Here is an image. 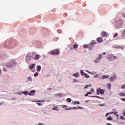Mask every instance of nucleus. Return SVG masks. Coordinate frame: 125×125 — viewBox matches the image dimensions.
I'll return each mask as SVG.
<instances>
[{
  "label": "nucleus",
  "mask_w": 125,
  "mask_h": 125,
  "mask_svg": "<svg viewBox=\"0 0 125 125\" xmlns=\"http://www.w3.org/2000/svg\"><path fill=\"white\" fill-rule=\"evenodd\" d=\"M16 64V62L14 61H12L10 62L9 63L7 64V68H12V67H14Z\"/></svg>",
  "instance_id": "f257e3e1"
},
{
  "label": "nucleus",
  "mask_w": 125,
  "mask_h": 125,
  "mask_svg": "<svg viewBox=\"0 0 125 125\" xmlns=\"http://www.w3.org/2000/svg\"><path fill=\"white\" fill-rule=\"evenodd\" d=\"M107 58L109 61H113L116 59V57L113 54H110L107 56Z\"/></svg>",
  "instance_id": "f03ea898"
},
{
  "label": "nucleus",
  "mask_w": 125,
  "mask_h": 125,
  "mask_svg": "<svg viewBox=\"0 0 125 125\" xmlns=\"http://www.w3.org/2000/svg\"><path fill=\"white\" fill-rule=\"evenodd\" d=\"M105 91H106L105 89L102 90L99 88L97 90V95H99V94H104V93H105Z\"/></svg>",
  "instance_id": "7ed1b4c3"
},
{
  "label": "nucleus",
  "mask_w": 125,
  "mask_h": 125,
  "mask_svg": "<svg viewBox=\"0 0 125 125\" xmlns=\"http://www.w3.org/2000/svg\"><path fill=\"white\" fill-rule=\"evenodd\" d=\"M51 55H58L59 54V50L58 49H55L52 51L50 53Z\"/></svg>",
  "instance_id": "20e7f679"
},
{
  "label": "nucleus",
  "mask_w": 125,
  "mask_h": 125,
  "mask_svg": "<svg viewBox=\"0 0 125 125\" xmlns=\"http://www.w3.org/2000/svg\"><path fill=\"white\" fill-rule=\"evenodd\" d=\"M96 41L99 43H102L103 42V38L101 37H98L96 39Z\"/></svg>",
  "instance_id": "39448f33"
},
{
  "label": "nucleus",
  "mask_w": 125,
  "mask_h": 125,
  "mask_svg": "<svg viewBox=\"0 0 125 125\" xmlns=\"http://www.w3.org/2000/svg\"><path fill=\"white\" fill-rule=\"evenodd\" d=\"M31 59H32V55L30 54H28L26 56V60H27V61H29V60H31Z\"/></svg>",
  "instance_id": "423d86ee"
},
{
  "label": "nucleus",
  "mask_w": 125,
  "mask_h": 125,
  "mask_svg": "<svg viewBox=\"0 0 125 125\" xmlns=\"http://www.w3.org/2000/svg\"><path fill=\"white\" fill-rule=\"evenodd\" d=\"M116 79H117V77L116 76V75H114L113 77H111L110 78V82H114V81H115Z\"/></svg>",
  "instance_id": "0eeeda50"
},
{
  "label": "nucleus",
  "mask_w": 125,
  "mask_h": 125,
  "mask_svg": "<svg viewBox=\"0 0 125 125\" xmlns=\"http://www.w3.org/2000/svg\"><path fill=\"white\" fill-rule=\"evenodd\" d=\"M108 36V33L106 32H103L102 33V37H104V38H105V37H107Z\"/></svg>",
  "instance_id": "6e6552de"
},
{
  "label": "nucleus",
  "mask_w": 125,
  "mask_h": 125,
  "mask_svg": "<svg viewBox=\"0 0 125 125\" xmlns=\"http://www.w3.org/2000/svg\"><path fill=\"white\" fill-rule=\"evenodd\" d=\"M40 57H41L40 55H35L34 59H35V60H39V59H40Z\"/></svg>",
  "instance_id": "1a4fd4ad"
},
{
  "label": "nucleus",
  "mask_w": 125,
  "mask_h": 125,
  "mask_svg": "<svg viewBox=\"0 0 125 125\" xmlns=\"http://www.w3.org/2000/svg\"><path fill=\"white\" fill-rule=\"evenodd\" d=\"M35 66H36V64H32L31 65H30L29 66V69H30V70H33L34 68H35Z\"/></svg>",
  "instance_id": "9d476101"
},
{
  "label": "nucleus",
  "mask_w": 125,
  "mask_h": 125,
  "mask_svg": "<svg viewBox=\"0 0 125 125\" xmlns=\"http://www.w3.org/2000/svg\"><path fill=\"white\" fill-rule=\"evenodd\" d=\"M35 92H36V91L32 90L29 92V95H34V93H35Z\"/></svg>",
  "instance_id": "9b49d317"
},
{
  "label": "nucleus",
  "mask_w": 125,
  "mask_h": 125,
  "mask_svg": "<svg viewBox=\"0 0 125 125\" xmlns=\"http://www.w3.org/2000/svg\"><path fill=\"white\" fill-rule=\"evenodd\" d=\"M73 105H80V102L78 101H74L73 103Z\"/></svg>",
  "instance_id": "f8f14e48"
},
{
  "label": "nucleus",
  "mask_w": 125,
  "mask_h": 125,
  "mask_svg": "<svg viewBox=\"0 0 125 125\" xmlns=\"http://www.w3.org/2000/svg\"><path fill=\"white\" fill-rule=\"evenodd\" d=\"M41 70V66H40V65L37 66V71L38 72H40Z\"/></svg>",
  "instance_id": "ddd939ff"
},
{
  "label": "nucleus",
  "mask_w": 125,
  "mask_h": 125,
  "mask_svg": "<svg viewBox=\"0 0 125 125\" xmlns=\"http://www.w3.org/2000/svg\"><path fill=\"white\" fill-rule=\"evenodd\" d=\"M108 78H109V76H108V75H104L102 77V79H103V80H104V79H108Z\"/></svg>",
  "instance_id": "4468645a"
},
{
  "label": "nucleus",
  "mask_w": 125,
  "mask_h": 125,
  "mask_svg": "<svg viewBox=\"0 0 125 125\" xmlns=\"http://www.w3.org/2000/svg\"><path fill=\"white\" fill-rule=\"evenodd\" d=\"M100 61V60L99 58H97L96 59V60H95V61H94V63H98Z\"/></svg>",
  "instance_id": "2eb2a0df"
},
{
  "label": "nucleus",
  "mask_w": 125,
  "mask_h": 125,
  "mask_svg": "<svg viewBox=\"0 0 125 125\" xmlns=\"http://www.w3.org/2000/svg\"><path fill=\"white\" fill-rule=\"evenodd\" d=\"M110 114H113L115 115L116 117H118V112H111Z\"/></svg>",
  "instance_id": "dca6fc26"
},
{
  "label": "nucleus",
  "mask_w": 125,
  "mask_h": 125,
  "mask_svg": "<svg viewBox=\"0 0 125 125\" xmlns=\"http://www.w3.org/2000/svg\"><path fill=\"white\" fill-rule=\"evenodd\" d=\"M73 48L74 49H77V48H78V47L79 46V45H78V44H74V45H73Z\"/></svg>",
  "instance_id": "f3484780"
},
{
  "label": "nucleus",
  "mask_w": 125,
  "mask_h": 125,
  "mask_svg": "<svg viewBox=\"0 0 125 125\" xmlns=\"http://www.w3.org/2000/svg\"><path fill=\"white\" fill-rule=\"evenodd\" d=\"M102 57H103V55H102V54H99L98 57H97V58L100 60Z\"/></svg>",
  "instance_id": "a211bd4d"
},
{
  "label": "nucleus",
  "mask_w": 125,
  "mask_h": 125,
  "mask_svg": "<svg viewBox=\"0 0 125 125\" xmlns=\"http://www.w3.org/2000/svg\"><path fill=\"white\" fill-rule=\"evenodd\" d=\"M107 88L110 90V89H111V84H110V83L108 84L107 85Z\"/></svg>",
  "instance_id": "6ab92c4d"
},
{
  "label": "nucleus",
  "mask_w": 125,
  "mask_h": 125,
  "mask_svg": "<svg viewBox=\"0 0 125 125\" xmlns=\"http://www.w3.org/2000/svg\"><path fill=\"white\" fill-rule=\"evenodd\" d=\"M107 120H108V121H112V120H113V118H112V116H110L109 117H108L107 118Z\"/></svg>",
  "instance_id": "aec40b11"
},
{
  "label": "nucleus",
  "mask_w": 125,
  "mask_h": 125,
  "mask_svg": "<svg viewBox=\"0 0 125 125\" xmlns=\"http://www.w3.org/2000/svg\"><path fill=\"white\" fill-rule=\"evenodd\" d=\"M27 80L29 82H32V77H28L27 78Z\"/></svg>",
  "instance_id": "412c9836"
},
{
  "label": "nucleus",
  "mask_w": 125,
  "mask_h": 125,
  "mask_svg": "<svg viewBox=\"0 0 125 125\" xmlns=\"http://www.w3.org/2000/svg\"><path fill=\"white\" fill-rule=\"evenodd\" d=\"M73 76L74 77H78V76H79V73H74V74L73 75Z\"/></svg>",
  "instance_id": "4be33fe9"
},
{
  "label": "nucleus",
  "mask_w": 125,
  "mask_h": 125,
  "mask_svg": "<svg viewBox=\"0 0 125 125\" xmlns=\"http://www.w3.org/2000/svg\"><path fill=\"white\" fill-rule=\"evenodd\" d=\"M119 95H120V96H125V94L124 93H120L119 94Z\"/></svg>",
  "instance_id": "5701e85b"
},
{
  "label": "nucleus",
  "mask_w": 125,
  "mask_h": 125,
  "mask_svg": "<svg viewBox=\"0 0 125 125\" xmlns=\"http://www.w3.org/2000/svg\"><path fill=\"white\" fill-rule=\"evenodd\" d=\"M97 43V42H91V45H95V44H96Z\"/></svg>",
  "instance_id": "b1692460"
},
{
  "label": "nucleus",
  "mask_w": 125,
  "mask_h": 125,
  "mask_svg": "<svg viewBox=\"0 0 125 125\" xmlns=\"http://www.w3.org/2000/svg\"><path fill=\"white\" fill-rule=\"evenodd\" d=\"M66 101H67V102H72V99H71V98H67L66 99Z\"/></svg>",
  "instance_id": "393cba45"
},
{
  "label": "nucleus",
  "mask_w": 125,
  "mask_h": 125,
  "mask_svg": "<svg viewBox=\"0 0 125 125\" xmlns=\"http://www.w3.org/2000/svg\"><path fill=\"white\" fill-rule=\"evenodd\" d=\"M118 33H115L113 36V37L116 38V37H118Z\"/></svg>",
  "instance_id": "a878e982"
},
{
  "label": "nucleus",
  "mask_w": 125,
  "mask_h": 125,
  "mask_svg": "<svg viewBox=\"0 0 125 125\" xmlns=\"http://www.w3.org/2000/svg\"><path fill=\"white\" fill-rule=\"evenodd\" d=\"M84 74H85V73H84L83 71H81V76H84Z\"/></svg>",
  "instance_id": "bb28decb"
},
{
  "label": "nucleus",
  "mask_w": 125,
  "mask_h": 125,
  "mask_svg": "<svg viewBox=\"0 0 125 125\" xmlns=\"http://www.w3.org/2000/svg\"><path fill=\"white\" fill-rule=\"evenodd\" d=\"M84 76L85 78H89V75L86 74V73H85Z\"/></svg>",
  "instance_id": "cd10ccee"
},
{
  "label": "nucleus",
  "mask_w": 125,
  "mask_h": 125,
  "mask_svg": "<svg viewBox=\"0 0 125 125\" xmlns=\"http://www.w3.org/2000/svg\"><path fill=\"white\" fill-rule=\"evenodd\" d=\"M121 89H125V85H123L121 86Z\"/></svg>",
  "instance_id": "c85d7f7f"
},
{
  "label": "nucleus",
  "mask_w": 125,
  "mask_h": 125,
  "mask_svg": "<svg viewBox=\"0 0 125 125\" xmlns=\"http://www.w3.org/2000/svg\"><path fill=\"white\" fill-rule=\"evenodd\" d=\"M37 104L38 106H42V104H41L40 103H37Z\"/></svg>",
  "instance_id": "c756f323"
},
{
  "label": "nucleus",
  "mask_w": 125,
  "mask_h": 125,
  "mask_svg": "<svg viewBox=\"0 0 125 125\" xmlns=\"http://www.w3.org/2000/svg\"><path fill=\"white\" fill-rule=\"evenodd\" d=\"M83 47H84V48H87V47H88V45H84L83 46Z\"/></svg>",
  "instance_id": "7c9ffc66"
},
{
  "label": "nucleus",
  "mask_w": 125,
  "mask_h": 125,
  "mask_svg": "<svg viewBox=\"0 0 125 125\" xmlns=\"http://www.w3.org/2000/svg\"><path fill=\"white\" fill-rule=\"evenodd\" d=\"M121 120H125V117H124V116H120Z\"/></svg>",
  "instance_id": "2f4dec72"
},
{
  "label": "nucleus",
  "mask_w": 125,
  "mask_h": 125,
  "mask_svg": "<svg viewBox=\"0 0 125 125\" xmlns=\"http://www.w3.org/2000/svg\"><path fill=\"white\" fill-rule=\"evenodd\" d=\"M23 93L24 94H25V95H28V92L27 91L23 92Z\"/></svg>",
  "instance_id": "473e14b6"
},
{
  "label": "nucleus",
  "mask_w": 125,
  "mask_h": 125,
  "mask_svg": "<svg viewBox=\"0 0 125 125\" xmlns=\"http://www.w3.org/2000/svg\"><path fill=\"white\" fill-rule=\"evenodd\" d=\"M37 102H45V100H39Z\"/></svg>",
  "instance_id": "72a5a7b5"
},
{
  "label": "nucleus",
  "mask_w": 125,
  "mask_h": 125,
  "mask_svg": "<svg viewBox=\"0 0 125 125\" xmlns=\"http://www.w3.org/2000/svg\"><path fill=\"white\" fill-rule=\"evenodd\" d=\"M39 75V73L36 72V73L34 74V77H37Z\"/></svg>",
  "instance_id": "f704fd0d"
},
{
  "label": "nucleus",
  "mask_w": 125,
  "mask_h": 125,
  "mask_svg": "<svg viewBox=\"0 0 125 125\" xmlns=\"http://www.w3.org/2000/svg\"><path fill=\"white\" fill-rule=\"evenodd\" d=\"M92 97H97V98H100L99 96H91Z\"/></svg>",
  "instance_id": "c9c22d12"
},
{
  "label": "nucleus",
  "mask_w": 125,
  "mask_h": 125,
  "mask_svg": "<svg viewBox=\"0 0 125 125\" xmlns=\"http://www.w3.org/2000/svg\"><path fill=\"white\" fill-rule=\"evenodd\" d=\"M122 114L124 117H125V111L122 113Z\"/></svg>",
  "instance_id": "e433bc0d"
},
{
  "label": "nucleus",
  "mask_w": 125,
  "mask_h": 125,
  "mask_svg": "<svg viewBox=\"0 0 125 125\" xmlns=\"http://www.w3.org/2000/svg\"><path fill=\"white\" fill-rule=\"evenodd\" d=\"M109 116V113H107L105 115V117H108Z\"/></svg>",
  "instance_id": "4c0bfd02"
},
{
  "label": "nucleus",
  "mask_w": 125,
  "mask_h": 125,
  "mask_svg": "<svg viewBox=\"0 0 125 125\" xmlns=\"http://www.w3.org/2000/svg\"><path fill=\"white\" fill-rule=\"evenodd\" d=\"M89 86H90V85H87L85 87V88L86 89Z\"/></svg>",
  "instance_id": "58836bf2"
},
{
  "label": "nucleus",
  "mask_w": 125,
  "mask_h": 125,
  "mask_svg": "<svg viewBox=\"0 0 125 125\" xmlns=\"http://www.w3.org/2000/svg\"><path fill=\"white\" fill-rule=\"evenodd\" d=\"M121 99L122 100V101H125V98H121Z\"/></svg>",
  "instance_id": "ea45409f"
},
{
  "label": "nucleus",
  "mask_w": 125,
  "mask_h": 125,
  "mask_svg": "<svg viewBox=\"0 0 125 125\" xmlns=\"http://www.w3.org/2000/svg\"><path fill=\"white\" fill-rule=\"evenodd\" d=\"M67 106L66 105H63V106H62V108H67Z\"/></svg>",
  "instance_id": "a19ab883"
},
{
  "label": "nucleus",
  "mask_w": 125,
  "mask_h": 125,
  "mask_svg": "<svg viewBox=\"0 0 125 125\" xmlns=\"http://www.w3.org/2000/svg\"><path fill=\"white\" fill-rule=\"evenodd\" d=\"M94 91V90L93 89H91V92H93Z\"/></svg>",
  "instance_id": "79ce46f5"
},
{
  "label": "nucleus",
  "mask_w": 125,
  "mask_h": 125,
  "mask_svg": "<svg viewBox=\"0 0 125 125\" xmlns=\"http://www.w3.org/2000/svg\"><path fill=\"white\" fill-rule=\"evenodd\" d=\"M57 109V107H55L54 108H52V110H56Z\"/></svg>",
  "instance_id": "37998d69"
},
{
  "label": "nucleus",
  "mask_w": 125,
  "mask_h": 125,
  "mask_svg": "<svg viewBox=\"0 0 125 125\" xmlns=\"http://www.w3.org/2000/svg\"><path fill=\"white\" fill-rule=\"evenodd\" d=\"M38 125H43L44 124L39 123Z\"/></svg>",
  "instance_id": "c03bdc74"
},
{
  "label": "nucleus",
  "mask_w": 125,
  "mask_h": 125,
  "mask_svg": "<svg viewBox=\"0 0 125 125\" xmlns=\"http://www.w3.org/2000/svg\"><path fill=\"white\" fill-rule=\"evenodd\" d=\"M103 55H106V52H104L103 53Z\"/></svg>",
  "instance_id": "a18cd8bd"
},
{
  "label": "nucleus",
  "mask_w": 125,
  "mask_h": 125,
  "mask_svg": "<svg viewBox=\"0 0 125 125\" xmlns=\"http://www.w3.org/2000/svg\"><path fill=\"white\" fill-rule=\"evenodd\" d=\"M87 93H88V95H89V94H92L91 92H88Z\"/></svg>",
  "instance_id": "49530a36"
},
{
  "label": "nucleus",
  "mask_w": 125,
  "mask_h": 125,
  "mask_svg": "<svg viewBox=\"0 0 125 125\" xmlns=\"http://www.w3.org/2000/svg\"><path fill=\"white\" fill-rule=\"evenodd\" d=\"M85 96H88V93H87L85 95Z\"/></svg>",
  "instance_id": "de8ad7c7"
},
{
  "label": "nucleus",
  "mask_w": 125,
  "mask_h": 125,
  "mask_svg": "<svg viewBox=\"0 0 125 125\" xmlns=\"http://www.w3.org/2000/svg\"><path fill=\"white\" fill-rule=\"evenodd\" d=\"M78 109H83L82 107H79V106H78Z\"/></svg>",
  "instance_id": "09e8293b"
},
{
  "label": "nucleus",
  "mask_w": 125,
  "mask_h": 125,
  "mask_svg": "<svg viewBox=\"0 0 125 125\" xmlns=\"http://www.w3.org/2000/svg\"><path fill=\"white\" fill-rule=\"evenodd\" d=\"M3 71H4V72H6V70L5 69V68H4Z\"/></svg>",
  "instance_id": "8fccbe9b"
},
{
  "label": "nucleus",
  "mask_w": 125,
  "mask_h": 125,
  "mask_svg": "<svg viewBox=\"0 0 125 125\" xmlns=\"http://www.w3.org/2000/svg\"><path fill=\"white\" fill-rule=\"evenodd\" d=\"M107 125H112L111 123H107Z\"/></svg>",
  "instance_id": "3c124183"
},
{
  "label": "nucleus",
  "mask_w": 125,
  "mask_h": 125,
  "mask_svg": "<svg viewBox=\"0 0 125 125\" xmlns=\"http://www.w3.org/2000/svg\"><path fill=\"white\" fill-rule=\"evenodd\" d=\"M65 110H71V109H69V108H66Z\"/></svg>",
  "instance_id": "603ef678"
},
{
  "label": "nucleus",
  "mask_w": 125,
  "mask_h": 125,
  "mask_svg": "<svg viewBox=\"0 0 125 125\" xmlns=\"http://www.w3.org/2000/svg\"><path fill=\"white\" fill-rule=\"evenodd\" d=\"M73 109H77V107H73Z\"/></svg>",
  "instance_id": "864d4df0"
},
{
  "label": "nucleus",
  "mask_w": 125,
  "mask_h": 125,
  "mask_svg": "<svg viewBox=\"0 0 125 125\" xmlns=\"http://www.w3.org/2000/svg\"><path fill=\"white\" fill-rule=\"evenodd\" d=\"M3 104L2 103H0V106H1V104Z\"/></svg>",
  "instance_id": "5fc2aeb1"
},
{
  "label": "nucleus",
  "mask_w": 125,
  "mask_h": 125,
  "mask_svg": "<svg viewBox=\"0 0 125 125\" xmlns=\"http://www.w3.org/2000/svg\"><path fill=\"white\" fill-rule=\"evenodd\" d=\"M112 111H116V109H113Z\"/></svg>",
  "instance_id": "6e6d98bb"
},
{
  "label": "nucleus",
  "mask_w": 125,
  "mask_h": 125,
  "mask_svg": "<svg viewBox=\"0 0 125 125\" xmlns=\"http://www.w3.org/2000/svg\"><path fill=\"white\" fill-rule=\"evenodd\" d=\"M1 74V70L0 69V74Z\"/></svg>",
  "instance_id": "4d7b16f0"
},
{
  "label": "nucleus",
  "mask_w": 125,
  "mask_h": 125,
  "mask_svg": "<svg viewBox=\"0 0 125 125\" xmlns=\"http://www.w3.org/2000/svg\"><path fill=\"white\" fill-rule=\"evenodd\" d=\"M124 35H125V33H123V36H124Z\"/></svg>",
  "instance_id": "13d9d810"
},
{
  "label": "nucleus",
  "mask_w": 125,
  "mask_h": 125,
  "mask_svg": "<svg viewBox=\"0 0 125 125\" xmlns=\"http://www.w3.org/2000/svg\"><path fill=\"white\" fill-rule=\"evenodd\" d=\"M70 50H72V48H70Z\"/></svg>",
  "instance_id": "bf43d9fd"
},
{
  "label": "nucleus",
  "mask_w": 125,
  "mask_h": 125,
  "mask_svg": "<svg viewBox=\"0 0 125 125\" xmlns=\"http://www.w3.org/2000/svg\"><path fill=\"white\" fill-rule=\"evenodd\" d=\"M124 32H125V30H124Z\"/></svg>",
  "instance_id": "052dcab7"
}]
</instances>
